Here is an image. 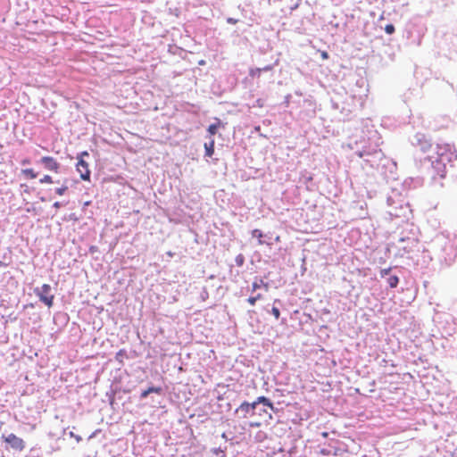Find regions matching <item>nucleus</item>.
<instances>
[{
	"instance_id": "obj_1",
	"label": "nucleus",
	"mask_w": 457,
	"mask_h": 457,
	"mask_svg": "<svg viewBox=\"0 0 457 457\" xmlns=\"http://www.w3.org/2000/svg\"><path fill=\"white\" fill-rule=\"evenodd\" d=\"M455 158L456 155L449 144H437L432 148V153L428 155V159L432 165H435L440 178L445 176L446 162H450Z\"/></svg>"
},
{
	"instance_id": "obj_2",
	"label": "nucleus",
	"mask_w": 457,
	"mask_h": 457,
	"mask_svg": "<svg viewBox=\"0 0 457 457\" xmlns=\"http://www.w3.org/2000/svg\"><path fill=\"white\" fill-rule=\"evenodd\" d=\"M88 156H89L88 152L83 151L77 157L78 162L76 164V169H77V171L80 175V179L85 181L90 180L91 172L89 170V165H88V162L85 161V157H88Z\"/></svg>"
},
{
	"instance_id": "obj_3",
	"label": "nucleus",
	"mask_w": 457,
	"mask_h": 457,
	"mask_svg": "<svg viewBox=\"0 0 457 457\" xmlns=\"http://www.w3.org/2000/svg\"><path fill=\"white\" fill-rule=\"evenodd\" d=\"M34 293L48 308L54 305V295L51 293L50 285L43 284L40 287H36Z\"/></svg>"
},
{
	"instance_id": "obj_4",
	"label": "nucleus",
	"mask_w": 457,
	"mask_h": 457,
	"mask_svg": "<svg viewBox=\"0 0 457 457\" xmlns=\"http://www.w3.org/2000/svg\"><path fill=\"white\" fill-rule=\"evenodd\" d=\"M39 162L43 165V167L49 171L59 173L61 164L60 162L54 158L53 156H43Z\"/></svg>"
},
{
	"instance_id": "obj_5",
	"label": "nucleus",
	"mask_w": 457,
	"mask_h": 457,
	"mask_svg": "<svg viewBox=\"0 0 457 457\" xmlns=\"http://www.w3.org/2000/svg\"><path fill=\"white\" fill-rule=\"evenodd\" d=\"M3 439L5 443L9 444L11 447L14 450L21 452L25 448L24 441L14 434H9L6 436H4Z\"/></svg>"
},
{
	"instance_id": "obj_6",
	"label": "nucleus",
	"mask_w": 457,
	"mask_h": 457,
	"mask_svg": "<svg viewBox=\"0 0 457 457\" xmlns=\"http://www.w3.org/2000/svg\"><path fill=\"white\" fill-rule=\"evenodd\" d=\"M21 174L26 179H35L38 176V172H37L33 168H26L21 170Z\"/></svg>"
},
{
	"instance_id": "obj_7",
	"label": "nucleus",
	"mask_w": 457,
	"mask_h": 457,
	"mask_svg": "<svg viewBox=\"0 0 457 457\" xmlns=\"http://www.w3.org/2000/svg\"><path fill=\"white\" fill-rule=\"evenodd\" d=\"M255 409H256L255 403H249L244 402L240 404L238 411L245 412V414H247L251 411L253 413H254Z\"/></svg>"
},
{
	"instance_id": "obj_8",
	"label": "nucleus",
	"mask_w": 457,
	"mask_h": 457,
	"mask_svg": "<svg viewBox=\"0 0 457 457\" xmlns=\"http://www.w3.org/2000/svg\"><path fill=\"white\" fill-rule=\"evenodd\" d=\"M253 403H255V407L257 406V404L259 403H263L265 406L269 407L271 411H274V405L273 403L270 401L269 398L265 397V396H259L256 401L253 402Z\"/></svg>"
},
{
	"instance_id": "obj_9",
	"label": "nucleus",
	"mask_w": 457,
	"mask_h": 457,
	"mask_svg": "<svg viewBox=\"0 0 457 457\" xmlns=\"http://www.w3.org/2000/svg\"><path fill=\"white\" fill-rule=\"evenodd\" d=\"M214 145H215V142H214L213 138L211 139L210 143L204 144L205 156H207V157L212 156V154L214 153Z\"/></svg>"
},
{
	"instance_id": "obj_10",
	"label": "nucleus",
	"mask_w": 457,
	"mask_h": 457,
	"mask_svg": "<svg viewBox=\"0 0 457 457\" xmlns=\"http://www.w3.org/2000/svg\"><path fill=\"white\" fill-rule=\"evenodd\" d=\"M161 392H162L161 387L150 386L141 393L140 397L142 399H144V398H146L152 393L160 394Z\"/></svg>"
},
{
	"instance_id": "obj_11",
	"label": "nucleus",
	"mask_w": 457,
	"mask_h": 457,
	"mask_svg": "<svg viewBox=\"0 0 457 457\" xmlns=\"http://www.w3.org/2000/svg\"><path fill=\"white\" fill-rule=\"evenodd\" d=\"M252 236H253V237H256L258 239V244L259 245H263L264 244V241L262 240V237H264V235H263L262 230H260V229H253L252 231Z\"/></svg>"
},
{
	"instance_id": "obj_12",
	"label": "nucleus",
	"mask_w": 457,
	"mask_h": 457,
	"mask_svg": "<svg viewBox=\"0 0 457 457\" xmlns=\"http://www.w3.org/2000/svg\"><path fill=\"white\" fill-rule=\"evenodd\" d=\"M262 286H263L266 289H268V287H269L268 284L264 283L262 279H259V280L253 282L252 291L253 292V291L259 289Z\"/></svg>"
},
{
	"instance_id": "obj_13",
	"label": "nucleus",
	"mask_w": 457,
	"mask_h": 457,
	"mask_svg": "<svg viewBox=\"0 0 457 457\" xmlns=\"http://www.w3.org/2000/svg\"><path fill=\"white\" fill-rule=\"evenodd\" d=\"M387 283L391 288H395L399 283V278L395 275L391 276L387 279Z\"/></svg>"
},
{
	"instance_id": "obj_14",
	"label": "nucleus",
	"mask_w": 457,
	"mask_h": 457,
	"mask_svg": "<svg viewBox=\"0 0 457 457\" xmlns=\"http://www.w3.org/2000/svg\"><path fill=\"white\" fill-rule=\"evenodd\" d=\"M220 125V120H218V122L216 124H211L208 129H207V131L212 135H215L217 133V130L219 129Z\"/></svg>"
},
{
	"instance_id": "obj_15",
	"label": "nucleus",
	"mask_w": 457,
	"mask_h": 457,
	"mask_svg": "<svg viewBox=\"0 0 457 457\" xmlns=\"http://www.w3.org/2000/svg\"><path fill=\"white\" fill-rule=\"evenodd\" d=\"M127 357V352L125 349H120L115 355V359L120 363H123V358Z\"/></svg>"
},
{
	"instance_id": "obj_16",
	"label": "nucleus",
	"mask_w": 457,
	"mask_h": 457,
	"mask_svg": "<svg viewBox=\"0 0 457 457\" xmlns=\"http://www.w3.org/2000/svg\"><path fill=\"white\" fill-rule=\"evenodd\" d=\"M38 182L40 184H53V183H54L53 178L50 175H48V174H46L42 178H40Z\"/></svg>"
},
{
	"instance_id": "obj_17",
	"label": "nucleus",
	"mask_w": 457,
	"mask_h": 457,
	"mask_svg": "<svg viewBox=\"0 0 457 457\" xmlns=\"http://www.w3.org/2000/svg\"><path fill=\"white\" fill-rule=\"evenodd\" d=\"M261 73H262V69L261 68H251L249 70V75L252 78H260Z\"/></svg>"
},
{
	"instance_id": "obj_18",
	"label": "nucleus",
	"mask_w": 457,
	"mask_h": 457,
	"mask_svg": "<svg viewBox=\"0 0 457 457\" xmlns=\"http://www.w3.org/2000/svg\"><path fill=\"white\" fill-rule=\"evenodd\" d=\"M262 299V295L261 294H257L256 295L254 296H250L248 299H247V302L250 305L253 306L255 305L256 302Z\"/></svg>"
},
{
	"instance_id": "obj_19",
	"label": "nucleus",
	"mask_w": 457,
	"mask_h": 457,
	"mask_svg": "<svg viewBox=\"0 0 457 457\" xmlns=\"http://www.w3.org/2000/svg\"><path fill=\"white\" fill-rule=\"evenodd\" d=\"M67 190H68V186L67 185H62L61 187H57L55 189V193L58 195H63L66 193Z\"/></svg>"
},
{
	"instance_id": "obj_20",
	"label": "nucleus",
	"mask_w": 457,
	"mask_h": 457,
	"mask_svg": "<svg viewBox=\"0 0 457 457\" xmlns=\"http://www.w3.org/2000/svg\"><path fill=\"white\" fill-rule=\"evenodd\" d=\"M385 31L386 34H393L395 32V26L393 24H387L385 27Z\"/></svg>"
},
{
	"instance_id": "obj_21",
	"label": "nucleus",
	"mask_w": 457,
	"mask_h": 457,
	"mask_svg": "<svg viewBox=\"0 0 457 457\" xmlns=\"http://www.w3.org/2000/svg\"><path fill=\"white\" fill-rule=\"evenodd\" d=\"M271 313L275 317L276 320H278L280 317V312L278 307L273 306L271 309Z\"/></svg>"
},
{
	"instance_id": "obj_22",
	"label": "nucleus",
	"mask_w": 457,
	"mask_h": 457,
	"mask_svg": "<svg viewBox=\"0 0 457 457\" xmlns=\"http://www.w3.org/2000/svg\"><path fill=\"white\" fill-rule=\"evenodd\" d=\"M391 270H392V268H391V267L386 268V269H382V270H380V277H381V278L386 277V275H388V274H389V272L391 271Z\"/></svg>"
},
{
	"instance_id": "obj_23",
	"label": "nucleus",
	"mask_w": 457,
	"mask_h": 457,
	"mask_svg": "<svg viewBox=\"0 0 457 457\" xmlns=\"http://www.w3.org/2000/svg\"><path fill=\"white\" fill-rule=\"evenodd\" d=\"M320 56L322 58V60H328V59L329 56H328V52H326V51H320Z\"/></svg>"
},
{
	"instance_id": "obj_24",
	"label": "nucleus",
	"mask_w": 457,
	"mask_h": 457,
	"mask_svg": "<svg viewBox=\"0 0 457 457\" xmlns=\"http://www.w3.org/2000/svg\"><path fill=\"white\" fill-rule=\"evenodd\" d=\"M262 69V71H270L273 70V66L272 65H267L263 68H261Z\"/></svg>"
},
{
	"instance_id": "obj_25",
	"label": "nucleus",
	"mask_w": 457,
	"mask_h": 457,
	"mask_svg": "<svg viewBox=\"0 0 457 457\" xmlns=\"http://www.w3.org/2000/svg\"><path fill=\"white\" fill-rule=\"evenodd\" d=\"M30 163H31V161L29 158H25V159L21 160V165H27V164H30Z\"/></svg>"
},
{
	"instance_id": "obj_26",
	"label": "nucleus",
	"mask_w": 457,
	"mask_h": 457,
	"mask_svg": "<svg viewBox=\"0 0 457 457\" xmlns=\"http://www.w3.org/2000/svg\"><path fill=\"white\" fill-rule=\"evenodd\" d=\"M227 21L228 23H230V24H236L237 23V20L234 19V18H228L227 19Z\"/></svg>"
},
{
	"instance_id": "obj_27",
	"label": "nucleus",
	"mask_w": 457,
	"mask_h": 457,
	"mask_svg": "<svg viewBox=\"0 0 457 457\" xmlns=\"http://www.w3.org/2000/svg\"><path fill=\"white\" fill-rule=\"evenodd\" d=\"M263 415L268 419H271V414L268 412L266 410H263Z\"/></svg>"
},
{
	"instance_id": "obj_28",
	"label": "nucleus",
	"mask_w": 457,
	"mask_h": 457,
	"mask_svg": "<svg viewBox=\"0 0 457 457\" xmlns=\"http://www.w3.org/2000/svg\"><path fill=\"white\" fill-rule=\"evenodd\" d=\"M364 154H365V152H364V151H360V152H358V153H357V155H358L359 157H361H361H363V156H364Z\"/></svg>"
},
{
	"instance_id": "obj_29",
	"label": "nucleus",
	"mask_w": 457,
	"mask_h": 457,
	"mask_svg": "<svg viewBox=\"0 0 457 457\" xmlns=\"http://www.w3.org/2000/svg\"><path fill=\"white\" fill-rule=\"evenodd\" d=\"M60 206H61V204L59 202H55L54 204V207L56 208V209L60 208Z\"/></svg>"
},
{
	"instance_id": "obj_30",
	"label": "nucleus",
	"mask_w": 457,
	"mask_h": 457,
	"mask_svg": "<svg viewBox=\"0 0 457 457\" xmlns=\"http://www.w3.org/2000/svg\"><path fill=\"white\" fill-rule=\"evenodd\" d=\"M259 425H260V423L251 424V426H252V427H253V426H259Z\"/></svg>"
}]
</instances>
